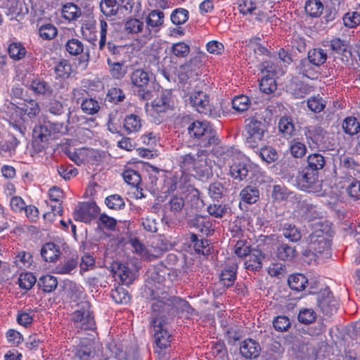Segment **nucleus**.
Returning <instances> with one entry per match:
<instances>
[{
  "label": "nucleus",
  "mask_w": 360,
  "mask_h": 360,
  "mask_svg": "<svg viewBox=\"0 0 360 360\" xmlns=\"http://www.w3.org/2000/svg\"><path fill=\"white\" fill-rule=\"evenodd\" d=\"M191 106L199 113L212 118L221 116V109L212 106L208 95L202 91H195L189 96Z\"/></svg>",
  "instance_id": "8"
},
{
  "label": "nucleus",
  "mask_w": 360,
  "mask_h": 360,
  "mask_svg": "<svg viewBox=\"0 0 360 360\" xmlns=\"http://www.w3.org/2000/svg\"><path fill=\"white\" fill-rule=\"evenodd\" d=\"M120 8L124 9L127 14L136 15L141 9V4L136 0H121Z\"/></svg>",
  "instance_id": "59"
},
{
  "label": "nucleus",
  "mask_w": 360,
  "mask_h": 360,
  "mask_svg": "<svg viewBox=\"0 0 360 360\" xmlns=\"http://www.w3.org/2000/svg\"><path fill=\"white\" fill-rule=\"evenodd\" d=\"M342 127L344 132L349 136H354L360 131V123L352 116L347 117L343 120Z\"/></svg>",
  "instance_id": "43"
},
{
  "label": "nucleus",
  "mask_w": 360,
  "mask_h": 360,
  "mask_svg": "<svg viewBox=\"0 0 360 360\" xmlns=\"http://www.w3.org/2000/svg\"><path fill=\"white\" fill-rule=\"evenodd\" d=\"M126 98L123 89L117 86L110 87L106 94L105 101L113 105H119Z\"/></svg>",
  "instance_id": "36"
},
{
  "label": "nucleus",
  "mask_w": 360,
  "mask_h": 360,
  "mask_svg": "<svg viewBox=\"0 0 360 360\" xmlns=\"http://www.w3.org/2000/svg\"><path fill=\"white\" fill-rule=\"evenodd\" d=\"M223 159L229 165V175L235 180L243 181L246 179L251 169V164L245 155L236 148L225 147L222 148Z\"/></svg>",
  "instance_id": "2"
},
{
  "label": "nucleus",
  "mask_w": 360,
  "mask_h": 360,
  "mask_svg": "<svg viewBox=\"0 0 360 360\" xmlns=\"http://www.w3.org/2000/svg\"><path fill=\"white\" fill-rule=\"evenodd\" d=\"M39 36L44 40H51L58 34V29L50 22L42 23L39 25Z\"/></svg>",
  "instance_id": "46"
},
{
  "label": "nucleus",
  "mask_w": 360,
  "mask_h": 360,
  "mask_svg": "<svg viewBox=\"0 0 360 360\" xmlns=\"http://www.w3.org/2000/svg\"><path fill=\"white\" fill-rule=\"evenodd\" d=\"M131 84L136 87H146L149 82V74L143 68H135L130 74Z\"/></svg>",
  "instance_id": "26"
},
{
  "label": "nucleus",
  "mask_w": 360,
  "mask_h": 360,
  "mask_svg": "<svg viewBox=\"0 0 360 360\" xmlns=\"http://www.w3.org/2000/svg\"><path fill=\"white\" fill-rule=\"evenodd\" d=\"M278 130L285 138L290 137L295 130V125L291 117L283 116L278 121Z\"/></svg>",
  "instance_id": "42"
},
{
  "label": "nucleus",
  "mask_w": 360,
  "mask_h": 360,
  "mask_svg": "<svg viewBox=\"0 0 360 360\" xmlns=\"http://www.w3.org/2000/svg\"><path fill=\"white\" fill-rule=\"evenodd\" d=\"M288 283L291 290L300 292L306 288L308 279L302 274H293L289 276Z\"/></svg>",
  "instance_id": "31"
},
{
  "label": "nucleus",
  "mask_w": 360,
  "mask_h": 360,
  "mask_svg": "<svg viewBox=\"0 0 360 360\" xmlns=\"http://www.w3.org/2000/svg\"><path fill=\"white\" fill-rule=\"evenodd\" d=\"M86 296L84 288L76 283H72L69 286L68 297L72 302H77Z\"/></svg>",
  "instance_id": "62"
},
{
  "label": "nucleus",
  "mask_w": 360,
  "mask_h": 360,
  "mask_svg": "<svg viewBox=\"0 0 360 360\" xmlns=\"http://www.w3.org/2000/svg\"><path fill=\"white\" fill-rule=\"evenodd\" d=\"M37 285L44 292H51L58 285L57 278L50 274H45L39 277Z\"/></svg>",
  "instance_id": "32"
},
{
  "label": "nucleus",
  "mask_w": 360,
  "mask_h": 360,
  "mask_svg": "<svg viewBox=\"0 0 360 360\" xmlns=\"http://www.w3.org/2000/svg\"><path fill=\"white\" fill-rule=\"evenodd\" d=\"M297 251L295 247L285 243L279 245L276 251V257L285 262L292 261L296 256Z\"/></svg>",
  "instance_id": "29"
},
{
  "label": "nucleus",
  "mask_w": 360,
  "mask_h": 360,
  "mask_svg": "<svg viewBox=\"0 0 360 360\" xmlns=\"http://www.w3.org/2000/svg\"><path fill=\"white\" fill-rule=\"evenodd\" d=\"M317 68L306 58L300 60L297 66V70L298 74L302 75L303 77L310 79H315L319 76Z\"/></svg>",
  "instance_id": "24"
},
{
  "label": "nucleus",
  "mask_w": 360,
  "mask_h": 360,
  "mask_svg": "<svg viewBox=\"0 0 360 360\" xmlns=\"http://www.w3.org/2000/svg\"><path fill=\"white\" fill-rule=\"evenodd\" d=\"M49 121H44L43 123L35 125L32 130V137L48 143L51 137L49 131Z\"/></svg>",
  "instance_id": "41"
},
{
  "label": "nucleus",
  "mask_w": 360,
  "mask_h": 360,
  "mask_svg": "<svg viewBox=\"0 0 360 360\" xmlns=\"http://www.w3.org/2000/svg\"><path fill=\"white\" fill-rule=\"evenodd\" d=\"M37 282V278L31 272H25L20 274L18 280L19 287L25 290L31 289Z\"/></svg>",
  "instance_id": "58"
},
{
  "label": "nucleus",
  "mask_w": 360,
  "mask_h": 360,
  "mask_svg": "<svg viewBox=\"0 0 360 360\" xmlns=\"http://www.w3.org/2000/svg\"><path fill=\"white\" fill-rule=\"evenodd\" d=\"M266 132L267 127L264 121L255 117L245 120L244 136L245 137V144L248 148L252 150H258Z\"/></svg>",
  "instance_id": "4"
},
{
  "label": "nucleus",
  "mask_w": 360,
  "mask_h": 360,
  "mask_svg": "<svg viewBox=\"0 0 360 360\" xmlns=\"http://www.w3.org/2000/svg\"><path fill=\"white\" fill-rule=\"evenodd\" d=\"M318 178V172L306 167L297 177V184L302 191L315 193L321 186Z\"/></svg>",
  "instance_id": "14"
},
{
  "label": "nucleus",
  "mask_w": 360,
  "mask_h": 360,
  "mask_svg": "<svg viewBox=\"0 0 360 360\" xmlns=\"http://www.w3.org/2000/svg\"><path fill=\"white\" fill-rule=\"evenodd\" d=\"M201 60L199 56H194L184 64L179 66L178 79L180 83L191 84L200 79Z\"/></svg>",
  "instance_id": "10"
},
{
  "label": "nucleus",
  "mask_w": 360,
  "mask_h": 360,
  "mask_svg": "<svg viewBox=\"0 0 360 360\" xmlns=\"http://www.w3.org/2000/svg\"><path fill=\"white\" fill-rule=\"evenodd\" d=\"M92 352L90 342H80L75 349V360H90Z\"/></svg>",
  "instance_id": "44"
},
{
  "label": "nucleus",
  "mask_w": 360,
  "mask_h": 360,
  "mask_svg": "<svg viewBox=\"0 0 360 360\" xmlns=\"http://www.w3.org/2000/svg\"><path fill=\"white\" fill-rule=\"evenodd\" d=\"M317 306L324 316H331L338 311L339 302L328 287L321 289L316 297Z\"/></svg>",
  "instance_id": "13"
},
{
  "label": "nucleus",
  "mask_w": 360,
  "mask_h": 360,
  "mask_svg": "<svg viewBox=\"0 0 360 360\" xmlns=\"http://www.w3.org/2000/svg\"><path fill=\"white\" fill-rule=\"evenodd\" d=\"M16 108V112L20 115H27L30 118L35 117L40 111L39 103L33 99L24 100Z\"/></svg>",
  "instance_id": "23"
},
{
  "label": "nucleus",
  "mask_w": 360,
  "mask_h": 360,
  "mask_svg": "<svg viewBox=\"0 0 360 360\" xmlns=\"http://www.w3.org/2000/svg\"><path fill=\"white\" fill-rule=\"evenodd\" d=\"M330 48L337 55L336 57L345 65H359L357 58L355 55L352 54L349 44L347 41L340 37L333 38L330 41Z\"/></svg>",
  "instance_id": "12"
},
{
  "label": "nucleus",
  "mask_w": 360,
  "mask_h": 360,
  "mask_svg": "<svg viewBox=\"0 0 360 360\" xmlns=\"http://www.w3.org/2000/svg\"><path fill=\"white\" fill-rule=\"evenodd\" d=\"M303 131L310 148H316L323 151L334 149V143L330 141L327 131L320 126H308Z\"/></svg>",
  "instance_id": "7"
},
{
  "label": "nucleus",
  "mask_w": 360,
  "mask_h": 360,
  "mask_svg": "<svg viewBox=\"0 0 360 360\" xmlns=\"http://www.w3.org/2000/svg\"><path fill=\"white\" fill-rule=\"evenodd\" d=\"M190 225L206 236H211L214 232L212 222L205 217L197 215L190 221Z\"/></svg>",
  "instance_id": "21"
},
{
  "label": "nucleus",
  "mask_w": 360,
  "mask_h": 360,
  "mask_svg": "<svg viewBox=\"0 0 360 360\" xmlns=\"http://www.w3.org/2000/svg\"><path fill=\"white\" fill-rule=\"evenodd\" d=\"M60 246L53 242L44 244L41 249V256L46 262H55L60 257Z\"/></svg>",
  "instance_id": "22"
},
{
  "label": "nucleus",
  "mask_w": 360,
  "mask_h": 360,
  "mask_svg": "<svg viewBox=\"0 0 360 360\" xmlns=\"http://www.w3.org/2000/svg\"><path fill=\"white\" fill-rule=\"evenodd\" d=\"M250 105V100L245 95H239L232 99V107L238 112L246 111Z\"/></svg>",
  "instance_id": "60"
},
{
  "label": "nucleus",
  "mask_w": 360,
  "mask_h": 360,
  "mask_svg": "<svg viewBox=\"0 0 360 360\" xmlns=\"http://www.w3.org/2000/svg\"><path fill=\"white\" fill-rule=\"evenodd\" d=\"M150 326L154 332L153 337L157 349L155 352L160 356L171 345L172 335L167 329V323L163 316H155L150 319Z\"/></svg>",
  "instance_id": "5"
},
{
  "label": "nucleus",
  "mask_w": 360,
  "mask_h": 360,
  "mask_svg": "<svg viewBox=\"0 0 360 360\" xmlns=\"http://www.w3.org/2000/svg\"><path fill=\"white\" fill-rule=\"evenodd\" d=\"M78 264L79 257L74 254L56 266V272L60 274H72L77 267Z\"/></svg>",
  "instance_id": "27"
},
{
  "label": "nucleus",
  "mask_w": 360,
  "mask_h": 360,
  "mask_svg": "<svg viewBox=\"0 0 360 360\" xmlns=\"http://www.w3.org/2000/svg\"><path fill=\"white\" fill-rule=\"evenodd\" d=\"M100 108V104L95 98H86L81 102V110L86 115H94L99 111Z\"/></svg>",
  "instance_id": "50"
},
{
  "label": "nucleus",
  "mask_w": 360,
  "mask_h": 360,
  "mask_svg": "<svg viewBox=\"0 0 360 360\" xmlns=\"http://www.w3.org/2000/svg\"><path fill=\"white\" fill-rule=\"evenodd\" d=\"M208 151L203 149L193 150L181 155L178 165L183 173L191 174L200 181L207 180L212 176Z\"/></svg>",
  "instance_id": "1"
},
{
  "label": "nucleus",
  "mask_w": 360,
  "mask_h": 360,
  "mask_svg": "<svg viewBox=\"0 0 360 360\" xmlns=\"http://www.w3.org/2000/svg\"><path fill=\"white\" fill-rule=\"evenodd\" d=\"M261 352L259 344L252 339L245 340L240 347V352L246 359H255Z\"/></svg>",
  "instance_id": "20"
},
{
  "label": "nucleus",
  "mask_w": 360,
  "mask_h": 360,
  "mask_svg": "<svg viewBox=\"0 0 360 360\" xmlns=\"http://www.w3.org/2000/svg\"><path fill=\"white\" fill-rule=\"evenodd\" d=\"M122 177L124 181L131 188L136 189L134 192V195L137 198H141L144 197L143 193V188L141 187L142 179L139 171L127 168L122 172Z\"/></svg>",
  "instance_id": "18"
},
{
  "label": "nucleus",
  "mask_w": 360,
  "mask_h": 360,
  "mask_svg": "<svg viewBox=\"0 0 360 360\" xmlns=\"http://www.w3.org/2000/svg\"><path fill=\"white\" fill-rule=\"evenodd\" d=\"M105 203L111 210H121L125 206L123 198L118 194H113L106 197Z\"/></svg>",
  "instance_id": "63"
},
{
  "label": "nucleus",
  "mask_w": 360,
  "mask_h": 360,
  "mask_svg": "<svg viewBox=\"0 0 360 360\" xmlns=\"http://www.w3.org/2000/svg\"><path fill=\"white\" fill-rule=\"evenodd\" d=\"M115 274L120 278L123 285H129L135 280L136 274L134 273L129 267L124 264H120Z\"/></svg>",
  "instance_id": "40"
},
{
  "label": "nucleus",
  "mask_w": 360,
  "mask_h": 360,
  "mask_svg": "<svg viewBox=\"0 0 360 360\" xmlns=\"http://www.w3.org/2000/svg\"><path fill=\"white\" fill-rule=\"evenodd\" d=\"M99 211L98 206L94 202H80L75 207L73 216L76 221L89 223L98 215Z\"/></svg>",
  "instance_id": "16"
},
{
  "label": "nucleus",
  "mask_w": 360,
  "mask_h": 360,
  "mask_svg": "<svg viewBox=\"0 0 360 360\" xmlns=\"http://www.w3.org/2000/svg\"><path fill=\"white\" fill-rule=\"evenodd\" d=\"M188 11L183 8H178L172 12L170 18L173 24L181 25L184 24L188 19Z\"/></svg>",
  "instance_id": "61"
},
{
  "label": "nucleus",
  "mask_w": 360,
  "mask_h": 360,
  "mask_svg": "<svg viewBox=\"0 0 360 360\" xmlns=\"http://www.w3.org/2000/svg\"><path fill=\"white\" fill-rule=\"evenodd\" d=\"M238 266L235 259L229 260L219 275V281L221 285L228 288L233 285L236 276Z\"/></svg>",
  "instance_id": "19"
},
{
  "label": "nucleus",
  "mask_w": 360,
  "mask_h": 360,
  "mask_svg": "<svg viewBox=\"0 0 360 360\" xmlns=\"http://www.w3.org/2000/svg\"><path fill=\"white\" fill-rule=\"evenodd\" d=\"M8 53L11 59L18 61L25 57L27 50L22 43L14 41L8 45Z\"/></svg>",
  "instance_id": "38"
},
{
  "label": "nucleus",
  "mask_w": 360,
  "mask_h": 360,
  "mask_svg": "<svg viewBox=\"0 0 360 360\" xmlns=\"http://www.w3.org/2000/svg\"><path fill=\"white\" fill-rule=\"evenodd\" d=\"M33 257L30 252L19 251L15 257L14 262L20 269H28L33 264Z\"/></svg>",
  "instance_id": "45"
},
{
  "label": "nucleus",
  "mask_w": 360,
  "mask_h": 360,
  "mask_svg": "<svg viewBox=\"0 0 360 360\" xmlns=\"http://www.w3.org/2000/svg\"><path fill=\"white\" fill-rule=\"evenodd\" d=\"M330 227L321 224L309 235V245L316 255L330 254L332 235Z\"/></svg>",
  "instance_id": "6"
},
{
  "label": "nucleus",
  "mask_w": 360,
  "mask_h": 360,
  "mask_svg": "<svg viewBox=\"0 0 360 360\" xmlns=\"http://www.w3.org/2000/svg\"><path fill=\"white\" fill-rule=\"evenodd\" d=\"M141 114L140 108L138 110L136 109L134 112L126 114L122 124L127 134H135L141 131L144 122Z\"/></svg>",
  "instance_id": "17"
},
{
  "label": "nucleus",
  "mask_w": 360,
  "mask_h": 360,
  "mask_svg": "<svg viewBox=\"0 0 360 360\" xmlns=\"http://www.w3.org/2000/svg\"><path fill=\"white\" fill-rule=\"evenodd\" d=\"M79 309L72 314V320L74 324L84 330H94L96 328V321L91 305L89 302H81Z\"/></svg>",
  "instance_id": "9"
},
{
  "label": "nucleus",
  "mask_w": 360,
  "mask_h": 360,
  "mask_svg": "<svg viewBox=\"0 0 360 360\" xmlns=\"http://www.w3.org/2000/svg\"><path fill=\"white\" fill-rule=\"evenodd\" d=\"M262 160V161L270 164L276 161L278 154L276 150L270 146H264L258 150H254Z\"/></svg>",
  "instance_id": "34"
},
{
  "label": "nucleus",
  "mask_w": 360,
  "mask_h": 360,
  "mask_svg": "<svg viewBox=\"0 0 360 360\" xmlns=\"http://www.w3.org/2000/svg\"><path fill=\"white\" fill-rule=\"evenodd\" d=\"M111 297L117 304H127L131 299L128 291L120 286L111 290Z\"/></svg>",
  "instance_id": "56"
},
{
  "label": "nucleus",
  "mask_w": 360,
  "mask_h": 360,
  "mask_svg": "<svg viewBox=\"0 0 360 360\" xmlns=\"http://www.w3.org/2000/svg\"><path fill=\"white\" fill-rule=\"evenodd\" d=\"M30 89L37 94H51L52 89L51 86L44 80L39 78L32 79L30 84Z\"/></svg>",
  "instance_id": "51"
},
{
  "label": "nucleus",
  "mask_w": 360,
  "mask_h": 360,
  "mask_svg": "<svg viewBox=\"0 0 360 360\" xmlns=\"http://www.w3.org/2000/svg\"><path fill=\"white\" fill-rule=\"evenodd\" d=\"M260 90L266 94H270L277 89L276 79L274 77L263 75L259 82Z\"/></svg>",
  "instance_id": "55"
},
{
  "label": "nucleus",
  "mask_w": 360,
  "mask_h": 360,
  "mask_svg": "<svg viewBox=\"0 0 360 360\" xmlns=\"http://www.w3.org/2000/svg\"><path fill=\"white\" fill-rule=\"evenodd\" d=\"M54 72L57 77L67 79L72 72V65L68 60L61 59L55 65Z\"/></svg>",
  "instance_id": "49"
},
{
  "label": "nucleus",
  "mask_w": 360,
  "mask_h": 360,
  "mask_svg": "<svg viewBox=\"0 0 360 360\" xmlns=\"http://www.w3.org/2000/svg\"><path fill=\"white\" fill-rule=\"evenodd\" d=\"M289 151L293 158H302L306 155L307 148L304 142L296 138L290 141Z\"/></svg>",
  "instance_id": "37"
},
{
  "label": "nucleus",
  "mask_w": 360,
  "mask_h": 360,
  "mask_svg": "<svg viewBox=\"0 0 360 360\" xmlns=\"http://www.w3.org/2000/svg\"><path fill=\"white\" fill-rule=\"evenodd\" d=\"M307 58L314 65L319 68L326 63L328 55L326 50L321 48H314L309 50Z\"/></svg>",
  "instance_id": "28"
},
{
  "label": "nucleus",
  "mask_w": 360,
  "mask_h": 360,
  "mask_svg": "<svg viewBox=\"0 0 360 360\" xmlns=\"http://www.w3.org/2000/svg\"><path fill=\"white\" fill-rule=\"evenodd\" d=\"M100 8L105 16L110 17L117 14L119 4L116 0H101Z\"/></svg>",
  "instance_id": "54"
},
{
  "label": "nucleus",
  "mask_w": 360,
  "mask_h": 360,
  "mask_svg": "<svg viewBox=\"0 0 360 360\" xmlns=\"http://www.w3.org/2000/svg\"><path fill=\"white\" fill-rule=\"evenodd\" d=\"M187 129L190 139L200 147L207 148L219 143L217 132L209 122L193 121Z\"/></svg>",
  "instance_id": "3"
},
{
  "label": "nucleus",
  "mask_w": 360,
  "mask_h": 360,
  "mask_svg": "<svg viewBox=\"0 0 360 360\" xmlns=\"http://www.w3.org/2000/svg\"><path fill=\"white\" fill-rule=\"evenodd\" d=\"M238 12L243 16L252 15L257 11V3L253 0H237Z\"/></svg>",
  "instance_id": "53"
},
{
  "label": "nucleus",
  "mask_w": 360,
  "mask_h": 360,
  "mask_svg": "<svg viewBox=\"0 0 360 360\" xmlns=\"http://www.w3.org/2000/svg\"><path fill=\"white\" fill-rule=\"evenodd\" d=\"M326 164L325 158L319 153H311L307 157V167L316 172L323 168Z\"/></svg>",
  "instance_id": "52"
},
{
  "label": "nucleus",
  "mask_w": 360,
  "mask_h": 360,
  "mask_svg": "<svg viewBox=\"0 0 360 360\" xmlns=\"http://www.w3.org/2000/svg\"><path fill=\"white\" fill-rule=\"evenodd\" d=\"M316 319V314L312 309H302L297 316L298 321L304 325H309L314 322Z\"/></svg>",
  "instance_id": "64"
},
{
  "label": "nucleus",
  "mask_w": 360,
  "mask_h": 360,
  "mask_svg": "<svg viewBox=\"0 0 360 360\" xmlns=\"http://www.w3.org/2000/svg\"><path fill=\"white\" fill-rule=\"evenodd\" d=\"M107 63L109 66L111 76L116 79H122L127 73V67H124V63L117 62L111 58H108Z\"/></svg>",
  "instance_id": "39"
},
{
  "label": "nucleus",
  "mask_w": 360,
  "mask_h": 360,
  "mask_svg": "<svg viewBox=\"0 0 360 360\" xmlns=\"http://www.w3.org/2000/svg\"><path fill=\"white\" fill-rule=\"evenodd\" d=\"M252 250L253 249L251 247L250 242L248 239L238 240L233 248L235 255L240 258L248 256Z\"/></svg>",
  "instance_id": "47"
},
{
  "label": "nucleus",
  "mask_w": 360,
  "mask_h": 360,
  "mask_svg": "<svg viewBox=\"0 0 360 360\" xmlns=\"http://www.w3.org/2000/svg\"><path fill=\"white\" fill-rule=\"evenodd\" d=\"M190 240L193 245V248L198 254L202 255H208L210 254V244L207 239H199L198 236L195 233H191Z\"/></svg>",
  "instance_id": "30"
},
{
  "label": "nucleus",
  "mask_w": 360,
  "mask_h": 360,
  "mask_svg": "<svg viewBox=\"0 0 360 360\" xmlns=\"http://www.w3.org/2000/svg\"><path fill=\"white\" fill-rule=\"evenodd\" d=\"M61 15L68 21L75 20L81 15V9L73 3H66L62 7Z\"/></svg>",
  "instance_id": "35"
},
{
  "label": "nucleus",
  "mask_w": 360,
  "mask_h": 360,
  "mask_svg": "<svg viewBox=\"0 0 360 360\" xmlns=\"http://www.w3.org/2000/svg\"><path fill=\"white\" fill-rule=\"evenodd\" d=\"M306 13L313 18L319 17L323 10V6L320 0H307L304 5Z\"/></svg>",
  "instance_id": "48"
},
{
  "label": "nucleus",
  "mask_w": 360,
  "mask_h": 360,
  "mask_svg": "<svg viewBox=\"0 0 360 360\" xmlns=\"http://www.w3.org/2000/svg\"><path fill=\"white\" fill-rule=\"evenodd\" d=\"M148 106V103H146L145 108L151 121L155 124L162 123L166 112L171 109L170 98L167 95H162L152 101L150 108Z\"/></svg>",
  "instance_id": "11"
},
{
  "label": "nucleus",
  "mask_w": 360,
  "mask_h": 360,
  "mask_svg": "<svg viewBox=\"0 0 360 360\" xmlns=\"http://www.w3.org/2000/svg\"><path fill=\"white\" fill-rule=\"evenodd\" d=\"M164 13L159 10H153L148 14L146 19V24L152 28L158 27L164 22Z\"/></svg>",
  "instance_id": "57"
},
{
  "label": "nucleus",
  "mask_w": 360,
  "mask_h": 360,
  "mask_svg": "<svg viewBox=\"0 0 360 360\" xmlns=\"http://www.w3.org/2000/svg\"><path fill=\"white\" fill-rule=\"evenodd\" d=\"M240 196L244 202L253 204L259 199V191L257 186H247L241 190Z\"/></svg>",
  "instance_id": "33"
},
{
  "label": "nucleus",
  "mask_w": 360,
  "mask_h": 360,
  "mask_svg": "<svg viewBox=\"0 0 360 360\" xmlns=\"http://www.w3.org/2000/svg\"><path fill=\"white\" fill-rule=\"evenodd\" d=\"M245 261V269L253 271H257L262 269V260L264 258L262 252L259 249H253Z\"/></svg>",
  "instance_id": "25"
},
{
  "label": "nucleus",
  "mask_w": 360,
  "mask_h": 360,
  "mask_svg": "<svg viewBox=\"0 0 360 360\" xmlns=\"http://www.w3.org/2000/svg\"><path fill=\"white\" fill-rule=\"evenodd\" d=\"M65 50L70 56H80L79 63H83L84 66L88 65L90 59L89 51L88 48H84L82 40L73 37L67 39L65 43Z\"/></svg>",
  "instance_id": "15"
}]
</instances>
